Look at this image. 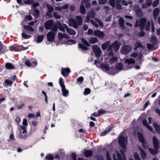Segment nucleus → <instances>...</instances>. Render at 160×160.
I'll use <instances>...</instances> for the list:
<instances>
[{
  "label": "nucleus",
  "instance_id": "864d4df0",
  "mask_svg": "<svg viewBox=\"0 0 160 160\" xmlns=\"http://www.w3.org/2000/svg\"><path fill=\"white\" fill-rule=\"evenodd\" d=\"M109 4L112 7H114L115 6V0H109Z\"/></svg>",
  "mask_w": 160,
  "mask_h": 160
},
{
  "label": "nucleus",
  "instance_id": "5fc2aeb1",
  "mask_svg": "<svg viewBox=\"0 0 160 160\" xmlns=\"http://www.w3.org/2000/svg\"><path fill=\"white\" fill-rule=\"evenodd\" d=\"M112 153L111 151H110V152L108 151H107L106 152V157L107 158V160H111V158L110 157V154Z\"/></svg>",
  "mask_w": 160,
  "mask_h": 160
},
{
  "label": "nucleus",
  "instance_id": "39448f33",
  "mask_svg": "<svg viewBox=\"0 0 160 160\" xmlns=\"http://www.w3.org/2000/svg\"><path fill=\"white\" fill-rule=\"evenodd\" d=\"M59 84L62 88V91L64 96H67L68 94V91L66 88L63 79L61 78L59 81Z\"/></svg>",
  "mask_w": 160,
  "mask_h": 160
},
{
  "label": "nucleus",
  "instance_id": "f8f14e48",
  "mask_svg": "<svg viewBox=\"0 0 160 160\" xmlns=\"http://www.w3.org/2000/svg\"><path fill=\"white\" fill-rule=\"evenodd\" d=\"M53 21L52 20L47 21L45 24V28L48 29H51L53 25Z\"/></svg>",
  "mask_w": 160,
  "mask_h": 160
},
{
  "label": "nucleus",
  "instance_id": "c03bdc74",
  "mask_svg": "<svg viewBox=\"0 0 160 160\" xmlns=\"http://www.w3.org/2000/svg\"><path fill=\"white\" fill-rule=\"evenodd\" d=\"M119 23L121 26L122 27H123L124 24V21L122 18H120L119 20Z\"/></svg>",
  "mask_w": 160,
  "mask_h": 160
},
{
  "label": "nucleus",
  "instance_id": "338daca9",
  "mask_svg": "<svg viewBox=\"0 0 160 160\" xmlns=\"http://www.w3.org/2000/svg\"><path fill=\"white\" fill-rule=\"evenodd\" d=\"M83 81V78L82 77H80L77 79V81L79 82L82 83Z\"/></svg>",
  "mask_w": 160,
  "mask_h": 160
},
{
  "label": "nucleus",
  "instance_id": "c9c22d12",
  "mask_svg": "<svg viewBox=\"0 0 160 160\" xmlns=\"http://www.w3.org/2000/svg\"><path fill=\"white\" fill-rule=\"evenodd\" d=\"M12 82L8 79L6 80L3 82V85L4 86H7L8 85H11L12 83Z\"/></svg>",
  "mask_w": 160,
  "mask_h": 160
},
{
  "label": "nucleus",
  "instance_id": "6e6552de",
  "mask_svg": "<svg viewBox=\"0 0 160 160\" xmlns=\"http://www.w3.org/2000/svg\"><path fill=\"white\" fill-rule=\"evenodd\" d=\"M92 48L97 58L100 57L101 55L102 52L100 48L96 45L93 46Z\"/></svg>",
  "mask_w": 160,
  "mask_h": 160
},
{
  "label": "nucleus",
  "instance_id": "09e8293b",
  "mask_svg": "<svg viewBox=\"0 0 160 160\" xmlns=\"http://www.w3.org/2000/svg\"><path fill=\"white\" fill-rule=\"evenodd\" d=\"M134 157L136 160H141L138 153L135 152L134 154Z\"/></svg>",
  "mask_w": 160,
  "mask_h": 160
},
{
  "label": "nucleus",
  "instance_id": "9d476101",
  "mask_svg": "<svg viewBox=\"0 0 160 160\" xmlns=\"http://www.w3.org/2000/svg\"><path fill=\"white\" fill-rule=\"evenodd\" d=\"M55 33L52 31L49 32L47 34L48 40L49 42L52 41L54 39Z\"/></svg>",
  "mask_w": 160,
  "mask_h": 160
},
{
  "label": "nucleus",
  "instance_id": "bb28decb",
  "mask_svg": "<svg viewBox=\"0 0 160 160\" xmlns=\"http://www.w3.org/2000/svg\"><path fill=\"white\" fill-rule=\"evenodd\" d=\"M58 37L60 40L62 39L63 38H65L67 39L69 38V36L67 34H63L61 33H58Z\"/></svg>",
  "mask_w": 160,
  "mask_h": 160
},
{
  "label": "nucleus",
  "instance_id": "bf43d9fd",
  "mask_svg": "<svg viewBox=\"0 0 160 160\" xmlns=\"http://www.w3.org/2000/svg\"><path fill=\"white\" fill-rule=\"evenodd\" d=\"M79 47L80 48H81V49L86 50L88 49V48L84 46L82 44L79 43L78 44Z\"/></svg>",
  "mask_w": 160,
  "mask_h": 160
},
{
  "label": "nucleus",
  "instance_id": "aec40b11",
  "mask_svg": "<svg viewBox=\"0 0 160 160\" xmlns=\"http://www.w3.org/2000/svg\"><path fill=\"white\" fill-rule=\"evenodd\" d=\"M95 15V13L92 11H90L87 16L86 22H89L90 21V18H93L94 17Z\"/></svg>",
  "mask_w": 160,
  "mask_h": 160
},
{
  "label": "nucleus",
  "instance_id": "774afa93",
  "mask_svg": "<svg viewBox=\"0 0 160 160\" xmlns=\"http://www.w3.org/2000/svg\"><path fill=\"white\" fill-rule=\"evenodd\" d=\"M90 22H91V23L96 28H97L98 27V24L96 22H95L94 20H91L90 21Z\"/></svg>",
  "mask_w": 160,
  "mask_h": 160
},
{
  "label": "nucleus",
  "instance_id": "ddd939ff",
  "mask_svg": "<svg viewBox=\"0 0 160 160\" xmlns=\"http://www.w3.org/2000/svg\"><path fill=\"white\" fill-rule=\"evenodd\" d=\"M64 27L66 28V30L67 32L70 35H74L76 34V32L74 30L71 28H69L67 25L65 24H63Z\"/></svg>",
  "mask_w": 160,
  "mask_h": 160
},
{
  "label": "nucleus",
  "instance_id": "4d7b16f0",
  "mask_svg": "<svg viewBox=\"0 0 160 160\" xmlns=\"http://www.w3.org/2000/svg\"><path fill=\"white\" fill-rule=\"evenodd\" d=\"M46 159L49 160H53V156L51 154H48L46 157Z\"/></svg>",
  "mask_w": 160,
  "mask_h": 160
},
{
  "label": "nucleus",
  "instance_id": "79ce46f5",
  "mask_svg": "<svg viewBox=\"0 0 160 160\" xmlns=\"http://www.w3.org/2000/svg\"><path fill=\"white\" fill-rule=\"evenodd\" d=\"M44 36L43 35L39 36L37 37V42L38 43H40L42 42Z\"/></svg>",
  "mask_w": 160,
  "mask_h": 160
},
{
  "label": "nucleus",
  "instance_id": "72a5a7b5",
  "mask_svg": "<svg viewBox=\"0 0 160 160\" xmlns=\"http://www.w3.org/2000/svg\"><path fill=\"white\" fill-rule=\"evenodd\" d=\"M5 67L7 69L9 70L13 69L15 68L14 66L11 63H8L6 64Z\"/></svg>",
  "mask_w": 160,
  "mask_h": 160
},
{
  "label": "nucleus",
  "instance_id": "e2e57ef3",
  "mask_svg": "<svg viewBox=\"0 0 160 160\" xmlns=\"http://www.w3.org/2000/svg\"><path fill=\"white\" fill-rule=\"evenodd\" d=\"M118 0L117 1V3L116 5V8L118 10H121L122 9L121 5L118 3Z\"/></svg>",
  "mask_w": 160,
  "mask_h": 160
},
{
  "label": "nucleus",
  "instance_id": "a211bd4d",
  "mask_svg": "<svg viewBox=\"0 0 160 160\" xmlns=\"http://www.w3.org/2000/svg\"><path fill=\"white\" fill-rule=\"evenodd\" d=\"M69 23L70 26H71L75 28H77L78 27V24L75 20L72 18L70 19Z\"/></svg>",
  "mask_w": 160,
  "mask_h": 160
},
{
  "label": "nucleus",
  "instance_id": "c85d7f7f",
  "mask_svg": "<svg viewBox=\"0 0 160 160\" xmlns=\"http://www.w3.org/2000/svg\"><path fill=\"white\" fill-rule=\"evenodd\" d=\"M154 149L152 148H149L148 149L149 151L153 155H155L157 154L158 152V148H155Z\"/></svg>",
  "mask_w": 160,
  "mask_h": 160
},
{
  "label": "nucleus",
  "instance_id": "ea45409f",
  "mask_svg": "<svg viewBox=\"0 0 160 160\" xmlns=\"http://www.w3.org/2000/svg\"><path fill=\"white\" fill-rule=\"evenodd\" d=\"M131 56L133 57H138V58L141 59L142 57V55L141 53L137 54L136 53H133L131 55Z\"/></svg>",
  "mask_w": 160,
  "mask_h": 160
},
{
  "label": "nucleus",
  "instance_id": "1a4fd4ad",
  "mask_svg": "<svg viewBox=\"0 0 160 160\" xmlns=\"http://www.w3.org/2000/svg\"><path fill=\"white\" fill-rule=\"evenodd\" d=\"M138 135L139 141L142 143V147L145 149H147L148 147V146L147 143H146L144 141V139L143 136L139 132L138 133Z\"/></svg>",
  "mask_w": 160,
  "mask_h": 160
},
{
  "label": "nucleus",
  "instance_id": "9b49d317",
  "mask_svg": "<svg viewBox=\"0 0 160 160\" xmlns=\"http://www.w3.org/2000/svg\"><path fill=\"white\" fill-rule=\"evenodd\" d=\"M93 35L101 38H103L104 36V33L98 30H97L94 31Z\"/></svg>",
  "mask_w": 160,
  "mask_h": 160
},
{
  "label": "nucleus",
  "instance_id": "0eeeda50",
  "mask_svg": "<svg viewBox=\"0 0 160 160\" xmlns=\"http://www.w3.org/2000/svg\"><path fill=\"white\" fill-rule=\"evenodd\" d=\"M131 49L132 48L130 45H123L121 48V52L122 54L126 55L128 54Z\"/></svg>",
  "mask_w": 160,
  "mask_h": 160
},
{
  "label": "nucleus",
  "instance_id": "f03ea898",
  "mask_svg": "<svg viewBox=\"0 0 160 160\" xmlns=\"http://www.w3.org/2000/svg\"><path fill=\"white\" fill-rule=\"evenodd\" d=\"M123 132H122L120 135L119 138L118 142L121 147L123 148V150H121L120 152L121 153L126 151L127 145V137H124L122 135Z\"/></svg>",
  "mask_w": 160,
  "mask_h": 160
},
{
  "label": "nucleus",
  "instance_id": "7ed1b4c3",
  "mask_svg": "<svg viewBox=\"0 0 160 160\" xmlns=\"http://www.w3.org/2000/svg\"><path fill=\"white\" fill-rule=\"evenodd\" d=\"M121 45V43L120 42L116 41L113 43L111 45L108 49V51H111L112 50L113 48L114 50L115 51H117L119 49V47ZM108 55L109 56H112L113 55V52L111 51L110 52L108 53Z\"/></svg>",
  "mask_w": 160,
  "mask_h": 160
},
{
  "label": "nucleus",
  "instance_id": "8fccbe9b",
  "mask_svg": "<svg viewBox=\"0 0 160 160\" xmlns=\"http://www.w3.org/2000/svg\"><path fill=\"white\" fill-rule=\"evenodd\" d=\"M150 41L153 43V44H154L156 43L157 41L156 37L155 36H152L150 38Z\"/></svg>",
  "mask_w": 160,
  "mask_h": 160
},
{
  "label": "nucleus",
  "instance_id": "dca6fc26",
  "mask_svg": "<svg viewBox=\"0 0 160 160\" xmlns=\"http://www.w3.org/2000/svg\"><path fill=\"white\" fill-rule=\"evenodd\" d=\"M47 7L48 8V11L47 12V15L48 16L52 18V16L51 14V12L53 10V9L52 7L49 4L47 5Z\"/></svg>",
  "mask_w": 160,
  "mask_h": 160
},
{
  "label": "nucleus",
  "instance_id": "3c124183",
  "mask_svg": "<svg viewBox=\"0 0 160 160\" xmlns=\"http://www.w3.org/2000/svg\"><path fill=\"white\" fill-rule=\"evenodd\" d=\"M81 41L85 45L89 46V44L88 43V42L84 38H82L81 39Z\"/></svg>",
  "mask_w": 160,
  "mask_h": 160
},
{
  "label": "nucleus",
  "instance_id": "473e14b6",
  "mask_svg": "<svg viewBox=\"0 0 160 160\" xmlns=\"http://www.w3.org/2000/svg\"><path fill=\"white\" fill-rule=\"evenodd\" d=\"M98 41V39L94 37H91L89 40V42L90 43H94Z\"/></svg>",
  "mask_w": 160,
  "mask_h": 160
},
{
  "label": "nucleus",
  "instance_id": "de8ad7c7",
  "mask_svg": "<svg viewBox=\"0 0 160 160\" xmlns=\"http://www.w3.org/2000/svg\"><path fill=\"white\" fill-rule=\"evenodd\" d=\"M22 37L25 39H28L30 38L31 37V36L30 35H27L25 33L23 32L22 33Z\"/></svg>",
  "mask_w": 160,
  "mask_h": 160
},
{
  "label": "nucleus",
  "instance_id": "58836bf2",
  "mask_svg": "<svg viewBox=\"0 0 160 160\" xmlns=\"http://www.w3.org/2000/svg\"><path fill=\"white\" fill-rule=\"evenodd\" d=\"M76 19L78 22V24L79 25H81L82 24V20L81 17L79 16H77L76 18Z\"/></svg>",
  "mask_w": 160,
  "mask_h": 160
},
{
  "label": "nucleus",
  "instance_id": "f257e3e1",
  "mask_svg": "<svg viewBox=\"0 0 160 160\" xmlns=\"http://www.w3.org/2000/svg\"><path fill=\"white\" fill-rule=\"evenodd\" d=\"M101 67L104 71L112 75L116 73L118 70H120L122 69V64L121 63L117 64L115 68L112 67L110 68L108 65L105 64H102Z\"/></svg>",
  "mask_w": 160,
  "mask_h": 160
},
{
  "label": "nucleus",
  "instance_id": "7c9ffc66",
  "mask_svg": "<svg viewBox=\"0 0 160 160\" xmlns=\"http://www.w3.org/2000/svg\"><path fill=\"white\" fill-rule=\"evenodd\" d=\"M153 126L157 132L160 133V126L155 122L153 123Z\"/></svg>",
  "mask_w": 160,
  "mask_h": 160
},
{
  "label": "nucleus",
  "instance_id": "37998d69",
  "mask_svg": "<svg viewBox=\"0 0 160 160\" xmlns=\"http://www.w3.org/2000/svg\"><path fill=\"white\" fill-rule=\"evenodd\" d=\"M80 12L82 14L84 13L85 12V9L83 5H81L80 7Z\"/></svg>",
  "mask_w": 160,
  "mask_h": 160
},
{
  "label": "nucleus",
  "instance_id": "c756f323",
  "mask_svg": "<svg viewBox=\"0 0 160 160\" xmlns=\"http://www.w3.org/2000/svg\"><path fill=\"white\" fill-rule=\"evenodd\" d=\"M152 1H147L146 3H143L142 5V8L143 9L148 8L152 4Z\"/></svg>",
  "mask_w": 160,
  "mask_h": 160
},
{
  "label": "nucleus",
  "instance_id": "f3484780",
  "mask_svg": "<svg viewBox=\"0 0 160 160\" xmlns=\"http://www.w3.org/2000/svg\"><path fill=\"white\" fill-rule=\"evenodd\" d=\"M113 160H122V157L120 154L118 153L117 151L115 153H113Z\"/></svg>",
  "mask_w": 160,
  "mask_h": 160
},
{
  "label": "nucleus",
  "instance_id": "0e129e2a",
  "mask_svg": "<svg viewBox=\"0 0 160 160\" xmlns=\"http://www.w3.org/2000/svg\"><path fill=\"white\" fill-rule=\"evenodd\" d=\"M95 20L98 23L99 25L101 27H102L103 26V23L101 21L99 20L97 18L95 19Z\"/></svg>",
  "mask_w": 160,
  "mask_h": 160
},
{
  "label": "nucleus",
  "instance_id": "680f3d73",
  "mask_svg": "<svg viewBox=\"0 0 160 160\" xmlns=\"http://www.w3.org/2000/svg\"><path fill=\"white\" fill-rule=\"evenodd\" d=\"M151 24L150 22H148L147 23L146 27V29L148 30L150 29Z\"/></svg>",
  "mask_w": 160,
  "mask_h": 160
},
{
  "label": "nucleus",
  "instance_id": "052dcab7",
  "mask_svg": "<svg viewBox=\"0 0 160 160\" xmlns=\"http://www.w3.org/2000/svg\"><path fill=\"white\" fill-rule=\"evenodd\" d=\"M75 43V42L74 40H68L67 42V43L68 44L71 45L72 44H74Z\"/></svg>",
  "mask_w": 160,
  "mask_h": 160
},
{
  "label": "nucleus",
  "instance_id": "6ab92c4d",
  "mask_svg": "<svg viewBox=\"0 0 160 160\" xmlns=\"http://www.w3.org/2000/svg\"><path fill=\"white\" fill-rule=\"evenodd\" d=\"M25 64L28 67H33L36 66L37 62L35 61H33L32 63L30 62V60H27L26 61Z\"/></svg>",
  "mask_w": 160,
  "mask_h": 160
},
{
  "label": "nucleus",
  "instance_id": "603ef678",
  "mask_svg": "<svg viewBox=\"0 0 160 160\" xmlns=\"http://www.w3.org/2000/svg\"><path fill=\"white\" fill-rule=\"evenodd\" d=\"M90 91L91 90L89 88H86L85 89L84 91V95H87L90 93Z\"/></svg>",
  "mask_w": 160,
  "mask_h": 160
},
{
  "label": "nucleus",
  "instance_id": "393cba45",
  "mask_svg": "<svg viewBox=\"0 0 160 160\" xmlns=\"http://www.w3.org/2000/svg\"><path fill=\"white\" fill-rule=\"evenodd\" d=\"M110 45V41H108L105 43H103L101 46V47L102 49L103 50H105L107 48L109 47Z\"/></svg>",
  "mask_w": 160,
  "mask_h": 160
},
{
  "label": "nucleus",
  "instance_id": "a878e982",
  "mask_svg": "<svg viewBox=\"0 0 160 160\" xmlns=\"http://www.w3.org/2000/svg\"><path fill=\"white\" fill-rule=\"evenodd\" d=\"M142 123L143 125L147 127L150 131L153 132L152 128L147 124V121L146 120H144L143 121Z\"/></svg>",
  "mask_w": 160,
  "mask_h": 160
},
{
  "label": "nucleus",
  "instance_id": "2eb2a0df",
  "mask_svg": "<svg viewBox=\"0 0 160 160\" xmlns=\"http://www.w3.org/2000/svg\"><path fill=\"white\" fill-rule=\"evenodd\" d=\"M152 141L153 147L154 148H158L159 147L158 140L155 136L152 137Z\"/></svg>",
  "mask_w": 160,
  "mask_h": 160
},
{
  "label": "nucleus",
  "instance_id": "2f4dec72",
  "mask_svg": "<svg viewBox=\"0 0 160 160\" xmlns=\"http://www.w3.org/2000/svg\"><path fill=\"white\" fill-rule=\"evenodd\" d=\"M84 155L87 157L91 156L92 155V152L91 150H84Z\"/></svg>",
  "mask_w": 160,
  "mask_h": 160
},
{
  "label": "nucleus",
  "instance_id": "6e6d98bb",
  "mask_svg": "<svg viewBox=\"0 0 160 160\" xmlns=\"http://www.w3.org/2000/svg\"><path fill=\"white\" fill-rule=\"evenodd\" d=\"M53 16L54 17L57 19L60 18L61 17L60 15L58 14L56 12H53Z\"/></svg>",
  "mask_w": 160,
  "mask_h": 160
},
{
  "label": "nucleus",
  "instance_id": "4468645a",
  "mask_svg": "<svg viewBox=\"0 0 160 160\" xmlns=\"http://www.w3.org/2000/svg\"><path fill=\"white\" fill-rule=\"evenodd\" d=\"M70 72V70L69 68H61V74L64 77H67Z\"/></svg>",
  "mask_w": 160,
  "mask_h": 160
},
{
  "label": "nucleus",
  "instance_id": "69168bd1",
  "mask_svg": "<svg viewBox=\"0 0 160 160\" xmlns=\"http://www.w3.org/2000/svg\"><path fill=\"white\" fill-rule=\"evenodd\" d=\"M159 2V0H156L152 3V6L153 7H155L157 6V5L158 4Z\"/></svg>",
  "mask_w": 160,
  "mask_h": 160
},
{
  "label": "nucleus",
  "instance_id": "412c9836",
  "mask_svg": "<svg viewBox=\"0 0 160 160\" xmlns=\"http://www.w3.org/2000/svg\"><path fill=\"white\" fill-rule=\"evenodd\" d=\"M139 149L140 151V155L141 158L142 159H145L146 156L145 152L140 147H139Z\"/></svg>",
  "mask_w": 160,
  "mask_h": 160
},
{
  "label": "nucleus",
  "instance_id": "5701e85b",
  "mask_svg": "<svg viewBox=\"0 0 160 160\" xmlns=\"http://www.w3.org/2000/svg\"><path fill=\"white\" fill-rule=\"evenodd\" d=\"M113 127V125H111L110 126H108L106 129V130L102 132L101 134V135L102 136H103L105 135H106L107 133L109 132L112 128Z\"/></svg>",
  "mask_w": 160,
  "mask_h": 160
},
{
  "label": "nucleus",
  "instance_id": "49530a36",
  "mask_svg": "<svg viewBox=\"0 0 160 160\" xmlns=\"http://www.w3.org/2000/svg\"><path fill=\"white\" fill-rule=\"evenodd\" d=\"M22 123L23 125L24 126H23V127H25L26 128V127H27V126L28 125V123L27 122V120L26 119L24 118L23 119Z\"/></svg>",
  "mask_w": 160,
  "mask_h": 160
},
{
  "label": "nucleus",
  "instance_id": "4c0bfd02",
  "mask_svg": "<svg viewBox=\"0 0 160 160\" xmlns=\"http://www.w3.org/2000/svg\"><path fill=\"white\" fill-rule=\"evenodd\" d=\"M23 28L25 29L30 32H32L34 31V29L33 28L28 26L24 25Z\"/></svg>",
  "mask_w": 160,
  "mask_h": 160
},
{
  "label": "nucleus",
  "instance_id": "4be33fe9",
  "mask_svg": "<svg viewBox=\"0 0 160 160\" xmlns=\"http://www.w3.org/2000/svg\"><path fill=\"white\" fill-rule=\"evenodd\" d=\"M56 26L62 31H65V29H66V28L64 27L63 24L62 25L60 22H58L56 24Z\"/></svg>",
  "mask_w": 160,
  "mask_h": 160
},
{
  "label": "nucleus",
  "instance_id": "423d86ee",
  "mask_svg": "<svg viewBox=\"0 0 160 160\" xmlns=\"http://www.w3.org/2000/svg\"><path fill=\"white\" fill-rule=\"evenodd\" d=\"M146 20L145 19L142 18L139 20L136 21L135 26L139 27L141 30L143 29L144 28L145 24L146 23Z\"/></svg>",
  "mask_w": 160,
  "mask_h": 160
},
{
  "label": "nucleus",
  "instance_id": "cd10ccee",
  "mask_svg": "<svg viewBox=\"0 0 160 160\" xmlns=\"http://www.w3.org/2000/svg\"><path fill=\"white\" fill-rule=\"evenodd\" d=\"M159 12V10L158 8H156L153 11V14L154 18L155 20L157 19Z\"/></svg>",
  "mask_w": 160,
  "mask_h": 160
},
{
  "label": "nucleus",
  "instance_id": "b1692460",
  "mask_svg": "<svg viewBox=\"0 0 160 160\" xmlns=\"http://www.w3.org/2000/svg\"><path fill=\"white\" fill-rule=\"evenodd\" d=\"M134 63V61L132 58H131L130 59H126L125 61L124 64L128 67V65L133 64Z\"/></svg>",
  "mask_w": 160,
  "mask_h": 160
},
{
  "label": "nucleus",
  "instance_id": "13d9d810",
  "mask_svg": "<svg viewBox=\"0 0 160 160\" xmlns=\"http://www.w3.org/2000/svg\"><path fill=\"white\" fill-rule=\"evenodd\" d=\"M24 2L28 4H32L33 3L34 1L33 0H27L24 1Z\"/></svg>",
  "mask_w": 160,
  "mask_h": 160
},
{
  "label": "nucleus",
  "instance_id": "a19ab883",
  "mask_svg": "<svg viewBox=\"0 0 160 160\" xmlns=\"http://www.w3.org/2000/svg\"><path fill=\"white\" fill-rule=\"evenodd\" d=\"M39 11L37 9H35L34 10L32 14L36 18L38 17L39 14Z\"/></svg>",
  "mask_w": 160,
  "mask_h": 160
},
{
  "label": "nucleus",
  "instance_id": "e433bc0d",
  "mask_svg": "<svg viewBox=\"0 0 160 160\" xmlns=\"http://www.w3.org/2000/svg\"><path fill=\"white\" fill-rule=\"evenodd\" d=\"M118 58L116 57L111 58L109 59V63L112 64L118 61Z\"/></svg>",
  "mask_w": 160,
  "mask_h": 160
},
{
  "label": "nucleus",
  "instance_id": "20e7f679",
  "mask_svg": "<svg viewBox=\"0 0 160 160\" xmlns=\"http://www.w3.org/2000/svg\"><path fill=\"white\" fill-rule=\"evenodd\" d=\"M19 132L18 135L19 137L22 139H25L27 137V131L26 128L22 126H20L18 127Z\"/></svg>",
  "mask_w": 160,
  "mask_h": 160
},
{
  "label": "nucleus",
  "instance_id": "a18cd8bd",
  "mask_svg": "<svg viewBox=\"0 0 160 160\" xmlns=\"http://www.w3.org/2000/svg\"><path fill=\"white\" fill-rule=\"evenodd\" d=\"M135 12L136 13L137 16L138 17H141L143 15V13L141 11V9Z\"/></svg>",
  "mask_w": 160,
  "mask_h": 160
},
{
  "label": "nucleus",
  "instance_id": "f704fd0d",
  "mask_svg": "<svg viewBox=\"0 0 160 160\" xmlns=\"http://www.w3.org/2000/svg\"><path fill=\"white\" fill-rule=\"evenodd\" d=\"M32 19V18L31 15H28L25 16L24 18V20L23 22V23L25 24L24 23L25 22H27L28 21L31 20Z\"/></svg>",
  "mask_w": 160,
  "mask_h": 160
}]
</instances>
